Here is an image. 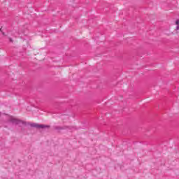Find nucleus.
Here are the masks:
<instances>
[{"label":"nucleus","mask_w":179,"mask_h":179,"mask_svg":"<svg viewBox=\"0 0 179 179\" xmlns=\"http://www.w3.org/2000/svg\"><path fill=\"white\" fill-rule=\"evenodd\" d=\"M176 24H177V26H179V20H176Z\"/></svg>","instance_id":"3"},{"label":"nucleus","mask_w":179,"mask_h":179,"mask_svg":"<svg viewBox=\"0 0 179 179\" xmlns=\"http://www.w3.org/2000/svg\"><path fill=\"white\" fill-rule=\"evenodd\" d=\"M29 125L32 128H37V129H40V128H42V129L50 128V126L44 125V124H36V123H31Z\"/></svg>","instance_id":"2"},{"label":"nucleus","mask_w":179,"mask_h":179,"mask_svg":"<svg viewBox=\"0 0 179 179\" xmlns=\"http://www.w3.org/2000/svg\"><path fill=\"white\" fill-rule=\"evenodd\" d=\"M0 31H1V28H0Z\"/></svg>","instance_id":"7"},{"label":"nucleus","mask_w":179,"mask_h":179,"mask_svg":"<svg viewBox=\"0 0 179 179\" xmlns=\"http://www.w3.org/2000/svg\"><path fill=\"white\" fill-rule=\"evenodd\" d=\"M9 40H10V43H13V40L11 38H9Z\"/></svg>","instance_id":"4"},{"label":"nucleus","mask_w":179,"mask_h":179,"mask_svg":"<svg viewBox=\"0 0 179 179\" xmlns=\"http://www.w3.org/2000/svg\"><path fill=\"white\" fill-rule=\"evenodd\" d=\"M176 30H179V25H177Z\"/></svg>","instance_id":"5"},{"label":"nucleus","mask_w":179,"mask_h":179,"mask_svg":"<svg viewBox=\"0 0 179 179\" xmlns=\"http://www.w3.org/2000/svg\"><path fill=\"white\" fill-rule=\"evenodd\" d=\"M3 36H5V32H2Z\"/></svg>","instance_id":"6"},{"label":"nucleus","mask_w":179,"mask_h":179,"mask_svg":"<svg viewBox=\"0 0 179 179\" xmlns=\"http://www.w3.org/2000/svg\"><path fill=\"white\" fill-rule=\"evenodd\" d=\"M10 122H12V124H15V125H26V122H23L22 120L15 119V118H11L10 119Z\"/></svg>","instance_id":"1"}]
</instances>
